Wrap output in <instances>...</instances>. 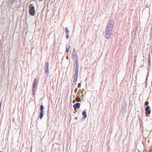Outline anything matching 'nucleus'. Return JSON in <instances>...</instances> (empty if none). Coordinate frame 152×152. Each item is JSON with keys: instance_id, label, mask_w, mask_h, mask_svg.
I'll return each instance as SVG.
<instances>
[{"instance_id": "nucleus-1", "label": "nucleus", "mask_w": 152, "mask_h": 152, "mask_svg": "<svg viewBox=\"0 0 152 152\" xmlns=\"http://www.w3.org/2000/svg\"><path fill=\"white\" fill-rule=\"evenodd\" d=\"M114 24V22L113 20H110L109 21L106 27V29L110 30L112 31Z\"/></svg>"}, {"instance_id": "nucleus-2", "label": "nucleus", "mask_w": 152, "mask_h": 152, "mask_svg": "<svg viewBox=\"0 0 152 152\" xmlns=\"http://www.w3.org/2000/svg\"><path fill=\"white\" fill-rule=\"evenodd\" d=\"M112 31L110 30L106 29L105 32L104 37L106 39H109L111 35Z\"/></svg>"}, {"instance_id": "nucleus-3", "label": "nucleus", "mask_w": 152, "mask_h": 152, "mask_svg": "<svg viewBox=\"0 0 152 152\" xmlns=\"http://www.w3.org/2000/svg\"><path fill=\"white\" fill-rule=\"evenodd\" d=\"M40 112L39 113V118L40 119H41L42 118L43 116V111L44 106L43 105H41L40 107Z\"/></svg>"}, {"instance_id": "nucleus-4", "label": "nucleus", "mask_w": 152, "mask_h": 152, "mask_svg": "<svg viewBox=\"0 0 152 152\" xmlns=\"http://www.w3.org/2000/svg\"><path fill=\"white\" fill-rule=\"evenodd\" d=\"M75 73L74 74V78L73 80V81L74 83L76 82L78 78V70H75Z\"/></svg>"}, {"instance_id": "nucleus-5", "label": "nucleus", "mask_w": 152, "mask_h": 152, "mask_svg": "<svg viewBox=\"0 0 152 152\" xmlns=\"http://www.w3.org/2000/svg\"><path fill=\"white\" fill-rule=\"evenodd\" d=\"M29 13L30 15L32 16L34 15L35 13V10H34V7L33 6L29 7Z\"/></svg>"}, {"instance_id": "nucleus-6", "label": "nucleus", "mask_w": 152, "mask_h": 152, "mask_svg": "<svg viewBox=\"0 0 152 152\" xmlns=\"http://www.w3.org/2000/svg\"><path fill=\"white\" fill-rule=\"evenodd\" d=\"M49 64L48 62H46L45 63V72L47 74V75L49 74Z\"/></svg>"}, {"instance_id": "nucleus-7", "label": "nucleus", "mask_w": 152, "mask_h": 152, "mask_svg": "<svg viewBox=\"0 0 152 152\" xmlns=\"http://www.w3.org/2000/svg\"><path fill=\"white\" fill-rule=\"evenodd\" d=\"M37 80L35 79L34 80L33 85V89L32 90L33 92V93H34V91L36 90V89H35V88L36 87V84H37Z\"/></svg>"}, {"instance_id": "nucleus-8", "label": "nucleus", "mask_w": 152, "mask_h": 152, "mask_svg": "<svg viewBox=\"0 0 152 152\" xmlns=\"http://www.w3.org/2000/svg\"><path fill=\"white\" fill-rule=\"evenodd\" d=\"M80 103L79 102H77L74 104L73 106V107L75 108L78 109L80 108Z\"/></svg>"}, {"instance_id": "nucleus-9", "label": "nucleus", "mask_w": 152, "mask_h": 152, "mask_svg": "<svg viewBox=\"0 0 152 152\" xmlns=\"http://www.w3.org/2000/svg\"><path fill=\"white\" fill-rule=\"evenodd\" d=\"M82 115L83 116V119H86L87 117V114L86 112L85 111H83L82 112Z\"/></svg>"}, {"instance_id": "nucleus-10", "label": "nucleus", "mask_w": 152, "mask_h": 152, "mask_svg": "<svg viewBox=\"0 0 152 152\" xmlns=\"http://www.w3.org/2000/svg\"><path fill=\"white\" fill-rule=\"evenodd\" d=\"M72 56L74 60H76V58H77V53L76 52L75 53H72Z\"/></svg>"}, {"instance_id": "nucleus-11", "label": "nucleus", "mask_w": 152, "mask_h": 152, "mask_svg": "<svg viewBox=\"0 0 152 152\" xmlns=\"http://www.w3.org/2000/svg\"><path fill=\"white\" fill-rule=\"evenodd\" d=\"M145 111L146 114H148V115H146V116H148L150 114L151 112V110L149 109H145Z\"/></svg>"}, {"instance_id": "nucleus-12", "label": "nucleus", "mask_w": 152, "mask_h": 152, "mask_svg": "<svg viewBox=\"0 0 152 152\" xmlns=\"http://www.w3.org/2000/svg\"><path fill=\"white\" fill-rule=\"evenodd\" d=\"M148 65L149 66H150L151 62V57H150V54L149 53V57L148 59Z\"/></svg>"}, {"instance_id": "nucleus-13", "label": "nucleus", "mask_w": 152, "mask_h": 152, "mask_svg": "<svg viewBox=\"0 0 152 152\" xmlns=\"http://www.w3.org/2000/svg\"><path fill=\"white\" fill-rule=\"evenodd\" d=\"M70 48V45H69L68 46H67V45H66V53H68L69 51V50Z\"/></svg>"}, {"instance_id": "nucleus-14", "label": "nucleus", "mask_w": 152, "mask_h": 152, "mask_svg": "<svg viewBox=\"0 0 152 152\" xmlns=\"http://www.w3.org/2000/svg\"><path fill=\"white\" fill-rule=\"evenodd\" d=\"M76 60L75 61V64L76 65H78V58H76Z\"/></svg>"}, {"instance_id": "nucleus-15", "label": "nucleus", "mask_w": 152, "mask_h": 152, "mask_svg": "<svg viewBox=\"0 0 152 152\" xmlns=\"http://www.w3.org/2000/svg\"><path fill=\"white\" fill-rule=\"evenodd\" d=\"M14 0H8V3L10 4H11L14 2Z\"/></svg>"}, {"instance_id": "nucleus-16", "label": "nucleus", "mask_w": 152, "mask_h": 152, "mask_svg": "<svg viewBox=\"0 0 152 152\" xmlns=\"http://www.w3.org/2000/svg\"><path fill=\"white\" fill-rule=\"evenodd\" d=\"M79 65H76L75 66V70H79Z\"/></svg>"}, {"instance_id": "nucleus-17", "label": "nucleus", "mask_w": 152, "mask_h": 152, "mask_svg": "<svg viewBox=\"0 0 152 152\" xmlns=\"http://www.w3.org/2000/svg\"><path fill=\"white\" fill-rule=\"evenodd\" d=\"M65 32L66 33L69 32V30L67 27L65 28Z\"/></svg>"}, {"instance_id": "nucleus-18", "label": "nucleus", "mask_w": 152, "mask_h": 152, "mask_svg": "<svg viewBox=\"0 0 152 152\" xmlns=\"http://www.w3.org/2000/svg\"><path fill=\"white\" fill-rule=\"evenodd\" d=\"M81 83H79L78 84L77 87L78 88H80L81 87Z\"/></svg>"}, {"instance_id": "nucleus-19", "label": "nucleus", "mask_w": 152, "mask_h": 152, "mask_svg": "<svg viewBox=\"0 0 152 152\" xmlns=\"http://www.w3.org/2000/svg\"><path fill=\"white\" fill-rule=\"evenodd\" d=\"M76 50H75V48H74L73 49V51L72 53H76Z\"/></svg>"}, {"instance_id": "nucleus-20", "label": "nucleus", "mask_w": 152, "mask_h": 152, "mask_svg": "<svg viewBox=\"0 0 152 152\" xmlns=\"http://www.w3.org/2000/svg\"><path fill=\"white\" fill-rule=\"evenodd\" d=\"M148 103H148V101H147V102H145V105L146 106V105H147H147H148Z\"/></svg>"}, {"instance_id": "nucleus-21", "label": "nucleus", "mask_w": 152, "mask_h": 152, "mask_svg": "<svg viewBox=\"0 0 152 152\" xmlns=\"http://www.w3.org/2000/svg\"><path fill=\"white\" fill-rule=\"evenodd\" d=\"M149 152H152V147L150 148Z\"/></svg>"}, {"instance_id": "nucleus-22", "label": "nucleus", "mask_w": 152, "mask_h": 152, "mask_svg": "<svg viewBox=\"0 0 152 152\" xmlns=\"http://www.w3.org/2000/svg\"><path fill=\"white\" fill-rule=\"evenodd\" d=\"M150 108V107L149 106L147 105V107H145V109H149Z\"/></svg>"}, {"instance_id": "nucleus-23", "label": "nucleus", "mask_w": 152, "mask_h": 152, "mask_svg": "<svg viewBox=\"0 0 152 152\" xmlns=\"http://www.w3.org/2000/svg\"><path fill=\"white\" fill-rule=\"evenodd\" d=\"M75 91V93H76L77 91V88H76L75 90H74Z\"/></svg>"}, {"instance_id": "nucleus-24", "label": "nucleus", "mask_w": 152, "mask_h": 152, "mask_svg": "<svg viewBox=\"0 0 152 152\" xmlns=\"http://www.w3.org/2000/svg\"><path fill=\"white\" fill-rule=\"evenodd\" d=\"M69 38V35H66V38L67 39H68Z\"/></svg>"}, {"instance_id": "nucleus-25", "label": "nucleus", "mask_w": 152, "mask_h": 152, "mask_svg": "<svg viewBox=\"0 0 152 152\" xmlns=\"http://www.w3.org/2000/svg\"><path fill=\"white\" fill-rule=\"evenodd\" d=\"M66 35H69V32L66 33Z\"/></svg>"}, {"instance_id": "nucleus-26", "label": "nucleus", "mask_w": 152, "mask_h": 152, "mask_svg": "<svg viewBox=\"0 0 152 152\" xmlns=\"http://www.w3.org/2000/svg\"><path fill=\"white\" fill-rule=\"evenodd\" d=\"M66 59H68L69 58V57L68 56H66Z\"/></svg>"}, {"instance_id": "nucleus-27", "label": "nucleus", "mask_w": 152, "mask_h": 152, "mask_svg": "<svg viewBox=\"0 0 152 152\" xmlns=\"http://www.w3.org/2000/svg\"><path fill=\"white\" fill-rule=\"evenodd\" d=\"M76 84V83H75L74 84H73V85H74V86H75Z\"/></svg>"}, {"instance_id": "nucleus-28", "label": "nucleus", "mask_w": 152, "mask_h": 152, "mask_svg": "<svg viewBox=\"0 0 152 152\" xmlns=\"http://www.w3.org/2000/svg\"><path fill=\"white\" fill-rule=\"evenodd\" d=\"M135 66V65H133V67H134Z\"/></svg>"}, {"instance_id": "nucleus-29", "label": "nucleus", "mask_w": 152, "mask_h": 152, "mask_svg": "<svg viewBox=\"0 0 152 152\" xmlns=\"http://www.w3.org/2000/svg\"><path fill=\"white\" fill-rule=\"evenodd\" d=\"M42 1V0H39V1Z\"/></svg>"}, {"instance_id": "nucleus-30", "label": "nucleus", "mask_w": 152, "mask_h": 152, "mask_svg": "<svg viewBox=\"0 0 152 152\" xmlns=\"http://www.w3.org/2000/svg\"><path fill=\"white\" fill-rule=\"evenodd\" d=\"M0 152H1V151H0Z\"/></svg>"}]
</instances>
